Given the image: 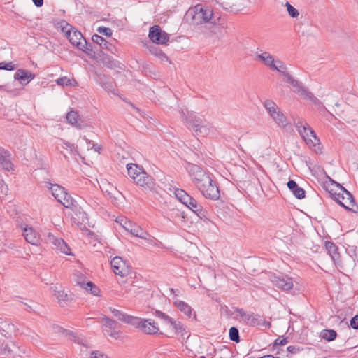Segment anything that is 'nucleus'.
I'll list each match as a JSON object with an SVG mask.
<instances>
[{
  "label": "nucleus",
  "instance_id": "6e6552de",
  "mask_svg": "<svg viewBox=\"0 0 358 358\" xmlns=\"http://www.w3.org/2000/svg\"><path fill=\"white\" fill-rule=\"evenodd\" d=\"M134 182L137 185L147 189H152L155 186L153 178L148 175L143 168L138 171V175L134 179Z\"/></svg>",
  "mask_w": 358,
  "mask_h": 358
},
{
  "label": "nucleus",
  "instance_id": "dca6fc26",
  "mask_svg": "<svg viewBox=\"0 0 358 358\" xmlns=\"http://www.w3.org/2000/svg\"><path fill=\"white\" fill-rule=\"evenodd\" d=\"M180 118H182L183 121H185L186 123L189 124V126L192 128L193 130L195 129V127H198L200 125V124H201V122L204 121L203 120V119L196 116V114L192 112H188L187 114L185 115L183 110L181 109L180 110Z\"/></svg>",
  "mask_w": 358,
  "mask_h": 358
},
{
  "label": "nucleus",
  "instance_id": "cd10ccee",
  "mask_svg": "<svg viewBox=\"0 0 358 358\" xmlns=\"http://www.w3.org/2000/svg\"><path fill=\"white\" fill-rule=\"evenodd\" d=\"M47 243L52 244L56 249L59 250L62 248V243L65 242L62 238L55 236L52 233L48 232L45 236Z\"/></svg>",
  "mask_w": 358,
  "mask_h": 358
},
{
  "label": "nucleus",
  "instance_id": "2f4dec72",
  "mask_svg": "<svg viewBox=\"0 0 358 358\" xmlns=\"http://www.w3.org/2000/svg\"><path fill=\"white\" fill-rule=\"evenodd\" d=\"M142 167L135 164H128L127 165V169L128 172V175L133 180L138 175V171L141 170Z\"/></svg>",
  "mask_w": 358,
  "mask_h": 358
},
{
  "label": "nucleus",
  "instance_id": "f03ea898",
  "mask_svg": "<svg viewBox=\"0 0 358 358\" xmlns=\"http://www.w3.org/2000/svg\"><path fill=\"white\" fill-rule=\"evenodd\" d=\"M337 185L340 188L339 192L330 190L329 192L330 197L345 210L358 213V206L356 204L352 194L339 184Z\"/></svg>",
  "mask_w": 358,
  "mask_h": 358
},
{
  "label": "nucleus",
  "instance_id": "a878e982",
  "mask_svg": "<svg viewBox=\"0 0 358 358\" xmlns=\"http://www.w3.org/2000/svg\"><path fill=\"white\" fill-rule=\"evenodd\" d=\"M48 187L52 191V196L57 200L60 201L62 196H66V191L64 187L57 184L48 183Z\"/></svg>",
  "mask_w": 358,
  "mask_h": 358
},
{
  "label": "nucleus",
  "instance_id": "39448f33",
  "mask_svg": "<svg viewBox=\"0 0 358 358\" xmlns=\"http://www.w3.org/2000/svg\"><path fill=\"white\" fill-rule=\"evenodd\" d=\"M187 170L196 187L202 182H206L207 178L210 177L202 168L196 164H189Z\"/></svg>",
  "mask_w": 358,
  "mask_h": 358
},
{
  "label": "nucleus",
  "instance_id": "4d7b16f0",
  "mask_svg": "<svg viewBox=\"0 0 358 358\" xmlns=\"http://www.w3.org/2000/svg\"><path fill=\"white\" fill-rule=\"evenodd\" d=\"M8 192V185L5 183L4 180L0 178V192L6 195Z\"/></svg>",
  "mask_w": 358,
  "mask_h": 358
},
{
  "label": "nucleus",
  "instance_id": "412c9836",
  "mask_svg": "<svg viewBox=\"0 0 358 358\" xmlns=\"http://www.w3.org/2000/svg\"><path fill=\"white\" fill-rule=\"evenodd\" d=\"M287 187L292 192V194L295 196L298 199H302L305 198L306 192L305 190L300 187L298 184L293 180H289L287 182Z\"/></svg>",
  "mask_w": 358,
  "mask_h": 358
},
{
  "label": "nucleus",
  "instance_id": "423d86ee",
  "mask_svg": "<svg viewBox=\"0 0 358 358\" xmlns=\"http://www.w3.org/2000/svg\"><path fill=\"white\" fill-rule=\"evenodd\" d=\"M148 36L150 41L156 44H166L169 41V35L162 31L159 25L150 28Z\"/></svg>",
  "mask_w": 358,
  "mask_h": 358
},
{
  "label": "nucleus",
  "instance_id": "b1692460",
  "mask_svg": "<svg viewBox=\"0 0 358 358\" xmlns=\"http://www.w3.org/2000/svg\"><path fill=\"white\" fill-rule=\"evenodd\" d=\"M186 206L189 208L192 212L196 213L199 217L205 216V210L201 205H200L194 198H192Z\"/></svg>",
  "mask_w": 358,
  "mask_h": 358
},
{
  "label": "nucleus",
  "instance_id": "49530a36",
  "mask_svg": "<svg viewBox=\"0 0 358 358\" xmlns=\"http://www.w3.org/2000/svg\"><path fill=\"white\" fill-rule=\"evenodd\" d=\"M127 231L130 232L131 228H133L134 224L126 218H120V221H117Z\"/></svg>",
  "mask_w": 358,
  "mask_h": 358
},
{
  "label": "nucleus",
  "instance_id": "393cba45",
  "mask_svg": "<svg viewBox=\"0 0 358 358\" xmlns=\"http://www.w3.org/2000/svg\"><path fill=\"white\" fill-rule=\"evenodd\" d=\"M67 36L69 41L74 45H76L78 49H82L81 44L82 42L80 40L83 38V36L81 32L78 31H69L67 33Z\"/></svg>",
  "mask_w": 358,
  "mask_h": 358
},
{
  "label": "nucleus",
  "instance_id": "6ab92c4d",
  "mask_svg": "<svg viewBox=\"0 0 358 358\" xmlns=\"http://www.w3.org/2000/svg\"><path fill=\"white\" fill-rule=\"evenodd\" d=\"M66 120L69 124L79 129L85 128L87 125L83 121L76 111L71 110L66 115Z\"/></svg>",
  "mask_w": 358,
  "mask_h": 358
},
{
  "label": "nucleus",
  "instance_id": "72a5a7b5",
  "mask_svg": "<svg viewBox=\"0 0 358 358\" xmlns=\"http://www.w3.org/2000/svg\"><path fill=\"white\" fill-rule=\"evenodd\" d=\"M155 315L159 319H160L162 321V322L167 327H169L172 320H173V318H171V317H169V315H167L166 314L164 313L160 310H156Z\"/></svg>",
  "mask_w": 358,
  "mask_h": 358
},
{
  "label": "nucleus",
  "instance_id": "09e8293b",
  "mask_svg": "<svg viewBox=\"0 0 358 358\" xmlns=\"http://www.w3.org/2000/svg\"><path fill=\"white\" fill-rule=\"evenodd\" d=\"M97 31L104 36H106L108 37H110L113 34V31L108 28L105 27H100L97 29Z\"/></svg>",
  "mask_w": 358,
  "mask_h": 358
},
{
  "label": "nucleus",
  "instance_id": "20e7f679",
  "mask_svg": "<svg viewBox=\"0 0 358 358\" xmlns=\"http://www.w3.org/2000/svg\"><path fill=\"white\" fill-rule=\"evenodd\" d=\"M196 188L206 199L215 201L220 196L219 188L210 176L207 178L206 182H202L197 185Z\"/></svg>",
  "mask_w": 358,
  "mask_h": 358
},
{
  "label": "nucleus",
  "instance_id": "a211bd4d",
  "mask_svg": "<svg viewBox=\"0 0 358 358\" xmlns=\"http://www.w3.org/2000/svg\"><path fill=\"white\" fill-rule=\"evenodd\" d=\"M35 77V75L25 69H17L14 75V79L19 80L22 85L28 84Z\"/></svg>",
  "mask_w": 358,
  "mask_h": 358
},
{
  "label": "nucleus",
  "instance_id": "1a4fd4ad",
  "mask_svg": "<svg viewBox=\"0 0 358 358\" xmlns=\"http://www.w3.org/2000/svg\"><path fill=\"white\" fill-rule=\"evenodd\" d=\"M110 265L113 272L120 276H125L128 275L129 268L126 264V262L123 261L122 258L119 256H115L110 261Z\"/></svg>",
  "mask_w": 358,
  "mask_h": 358
},
{
  "label": "nucleus",
  "instance_id": "aec40b11",
  "mask_svg": "<svg viewBox=\"0 0 358 358\" xmlns=\"http://www.w3.org/2000/svg\"><path fill=\"white\" fill-rule=\"evenodd\" d=\"M174 306L187 317L191 318L193 315L194 320H196V313H193V309L187 303L183 301L176 299L173 302Z\"/></svg>",
  "mask_w": 358,
  "mask_h": 358
},
{
  "label": "nucleus",
  "instance_id": "0e129e2a",
  "mask_svg": "<svg viewBox=\"0 0 358 358\" xmlns=\"http://www.w3.org/2000/svg\"><path fill=\"white\" fill-rule=\"evenodd\" d=\"M258 320L259 322V324H257V326L264 327L266 329H269L271 326V324L270 322L266 321L265 320L262 319L261 317H259Z\"/></svg>",
  "mask_w": 358,
  "mask_h": 358
},
{
  "label": "nucleus",
  "instance_id": "c85d7f7f",
  "mask_svg": "<svg viewBox=\"0 0 358 358\" xmlns=\"http://www.w3.org/2000/svg\"><path fill=\"white\" fill-rule=\"evenodd\" d=\"M55 296H56L59 303L62 306H64L70 299V297L69 296L68 294L66 293L64 290L56 291L55 293Z\"/></svg>",
  "mask_w": 358,
  "mask_h": 358
},
{
  "label": "nucleus",
  "instance_id": "a19ab883",
  "mask_svg": "<svg viewBox=\"0 0 358 358\" xmlns=\"http://www.w3.org/2000/svg\"><path fill=\"white\" fill-rule=\"evenodd\" d=\"M85 43L83 44L82 43L81 44V48L80 50L85 52L87 55H90L92 52L95 53L94 51V45L91 43H87L85 38H83Z\"/></svg>",
  "mask_w": 358,
  "mask_h": 358
},
{
  "label": "nucleus",
  "instance_id": "7ed1b4c3",
  "mask_svg": "<svg viewBox=\"0 0 358 358\" xmlns=\"http://www.w3.org/2000/svg\"><path fill=\"white\" fill-rule=\"evenodd\" d=\"M195 14L193 16V21L196 24H201L203 23H210L216 24L217 20H220V17L215 18L213 10L208 6L204 7L202 5L198 4L194 7Z\"/></svg>",
  "mask_w": 358,
  "mask_h": 358
},
{
  "label": "nucleus",
  "instance_id": "f3484780",
  "mask_svg": "<svg viewBox=\"0 0 358 358\" xmlns=\"http://www.w3.org/2000/svg\"><path fill=\"white\" fill-rule=\"evenodd\" d=\"M0 166L6 171L13 170V164L10 161V153L0 146Z\"/></svg>",
  "mask_w": 358,
  "mask_h": 358
},
{
  "label": "nucleus",
  "instance_id": "603ef678",
  "mask_svg": "<svg viewBox=\"0 0 358 358\" xmlns=\"http://www.w3.org/2000/svg\"><path fill=\"white\" fill-rule=\"evenodd\" d=\"M92 40L93 43L99 45V47L105 41V38H103L102 36H101L96 34L92 35Z\"/></svg>",
  "mask_w": 358,
  "mask_h": 358
},
{
  "label": "nucleus",
  "instance_id": "2eb2a0df",
  "mask_svg": "<svg viewBox=\"0 0 358 358\" xmlns=\"http://www.w3.org/2000/svg\"><path fill=\"white\" fill-rule=\"evenodd\" d=\"M110 310L114 317L122 322L129 324L131 325H137L139 324V317L127 315L124 312L113 308H110Z\"/></svg>",
  "mask_w": 358,
  "mask_h": 358
},
{
  "label": "nucleus",
  "instance_id": "774afa93",
  "mask_svg": "<svg viewBox=\"0 0 358 358\" xmlns=\"http://www.w3.org/2000/svg\"><path fill=\"white\" fill-rule=\"evenodd\" d=\"M192 196H191L187 193L184 196V198H182V200L180 201L182 204H184L185 206L187 205V203L191 202L190 200L192 199Z\"/></svg>",
  "mask_w": 358,
  "mask_h": 358
},
{
  "label": "nucleus",
  "instance_id": "ea45409f",
  "mask_svg": "<svg viewBox=\"0 0 358 358\" xmlns=\"http://www.w3.org/2000/svg\"><path fill=\"white\" fill-rule=\"evenodd\" d=\"M209 131H210V126L206 122L203 126H201V128L198 129V130H197V129H195L194 130V131L196 136H203L208 134Z\"/></svg>",
  "mask_w": 358,
  "mask_h": 358
},
{
  "label": "nucleus",
  "instance_id": "338daca9",
  "mask_svg": "<svg viewBox=\"0 0 358 358\" xmlns=\"http://www.w3.org/2000/svg\"><path fill=\"white\" fill-rule=\"evenodd\" d=\"M113 81H110V82H108V83H102L101 85L102 87H105V89L108 91H113L114 90V87H113Z\"/></svg>",
  "mask_w": 358,
  "mask_h": 358
},
{
  "label": "nucleus",
  "instance_id": "bf43d9fd",
  "mask_svg": "<svg viewBox=\"0 0 358 358\" xmlns=\"http://www.w3.org/2000/svg\"><path fill=\"white\" fill-rule=\"evenodd\" d=\"M57 83L59 85L64 86V85H69L71 84L70 80L67 78L66 77H62L59 78L57 80Z\"/></svg>",
  "mask_w": 358,
  "mask_h": 358
},
{
  "label": "nucleus",
  "instance_id": "69168bd1",
  "mask_svg": "<svg viewBox=\"0 0 358 358\" xmlns=\"http://www.w3.org/2000/svg\"><path fill=\"white\" fill-rule=\"evenodd\" d=\"M287 350L289 353L296 354L301 351V348L298 346L289 345L287 347Z\"/></svg>",
  "mask_w": 358,
  "mask_h": 358
},
{
  "label": "nucleus",
  "instance_id": "c9c22d12",
  "mask_svg": "<svg viewBox=\"0 0 358 358\" xmlns=\"http://www.w3.org/2000/svg\"><path fill=\"white\" fill-rule=\"evenodd\" d=\"M177 334H182L185 331L182 324L180 321L173 320L171 324L169 327Z\"/></svg>",
  "mask_w": 358,
  "mask_h": 358
},
{
  "label": "nucleus",
  "instance_id": "052dcab7",
  "mask_svg": "<svg viewBox=\"0 0 358 358\" xmlns=\"http://www.w3.org/2000/svg\"><path fill=\"white\" fill-rule=\"evenodd\" d=\"M59 250H60L62 253L65 255H71V249L66 242L62 243V248H60Z\"/></svg>",
  "mask_w": 358,
  "mask_h": 358
},
{
  "label": "nucleus",
  "instance_id": "3c124183",
  "mask_svg": "<svg viewBox=\"0 0 358 358\" xmlns=\"http://www.w3.org/2000/svg\"><path fill=\"white\" fill-rule=\"evenodd\" d=\"M64 144L65 145L66 148L70 150L71 154L75 155L78 154V147L76 145L69 142H64Z\"/></svg>",
  "mask_w": 358,
  "mask_h": 358
},
{
  "label": "nucleus",
  "instance_id": "473e14b6",
  "mask_svg": "<svg viewBox=\"0 0 358 358\" xmlns=\"http://www.w3.org/2000/svg\"><path fill=\"white\" fill-rule=\"evenodd\" d=\"M74 281L77 285L84 289L87 282V278L80 272L76 271L74 274Z\"/></svg>",
  "mask_w": 358,
  "mask_h": 358
},
{
  "label": "nucleus",
  "instance_id": "f257e3e1",
  "mask_svg": "<svg viewBox=\"0 0 358 358\" xmlns=\"http://www.w3.org/2000/svg\"><path fill=\"white\" fill-rule=\"evenodd\" d=\"M294 124L297 129L299 134L306 141V144L310 148H314L315 153H321L322 146L320 141L314 130L308 125V124L298 118L297 120H294Z\"/></svg>",
  "mask_w": 358,
  "mask_h": 358
},
{
  "label": "nucleus",
  "instance_id": "8fccbe9b",
  "mask_svg": "<svg viewBox=\"0 0 358 358\" xmlns=\"http://www.w3.org/2000/svg\"><path fill=\"white\" fill-rule=\"evenodd\" d=\"M173 192L176 199L180 201L182 200V198H184V196L187 194L185 190L179 188H175Z\"/></svg>",
  "mask_w": 358,
  "mask_h": 358
},
{
  "label": "nucleus",
  "instance_id": "4c0bfd02",
  "mask_svg": "<svg viewBox=\"0 0 358 358\" xmlns=\"http://www.w3.org/2000/svg\"><path fill=\"white\" fill-rule=\"evenodd\" d=\"M303 92V96L305 98L309 99L314 104L320 105L322 104L321 101L314 96V94L309 92L308 90H301Z\"/></svg>",
  "mask_w": 358,
  "mask_h": 358
},
{
  "label": "nucleus",
  "instance_id": "0eeeda50",
  "mask_svg": "<svg viewBox=\"0 0 358 358\" xmlns=\"http://www.w3.org/2000/svg\"><path fill=\"white\" fill-rule=\"evenodd\" d=\"M101 323L104 327L103 331H105L107 335L115 339L119 338L120 331L119 329L118 324L115 320L104 316L102 317Z\"/></svg>",
  "mask_w": 358,
  "mask_h": 358
},
{
  "label": "nucleus",
  "instance_id": "ddd939ff",
  "mask_svg": "<svg viewBox=\"0 0 358 358\" xmlns=\"http://www.w3.org/2000/svg\"><path fill=\"white\" fill-rule=\"evenodd\" d=\"M255 59L260 62L265 66L268 67L269 69H276V64L274 56L271 55L270 52L264 51L262 53H259L257 52H255Z\"/></svg>",
  "mask_w": 358,
  "mask_h": 358
},
{
  "label": "nucleus",
  "instance_id": "9d476101",
  "mask_svg": "<svg viewBox=\"0 0 358 358\" xmlns=\"http://www.w3.org/2000/svg\"><path fill=\"white\" fill-rule=\"evenodd\" d=\"M234 311L242 318L241 322L244 324L250 327H255L259 324L258 320L259 317H260L259 315L253 313H247L243 309L238 308H235Z\"/></svg>",
  "mask_w": 358,
  "mask_h": 358
},
{
  "label": "nucleus",
  "instance_id": "4468645a",
  "mask_svg": "<svg viewBox=\"0 0 358 358\" xmlns=\"http://www.w3.org/2000/svg\"><path fill=\"white\" fill-rule=\"evenodd\" d=\"M134 326L140 328L144 333L148 334H154L159 331L157 324L151 319L142 320L139 318V324Z\"/></svg>",
  "mask_w": 358,
  "mask_h": 358
},
{
  "label": "nucleus",
  "instance_id": "5701e85b",
  "mask_svg": "<svg viewBox=\"0 0 358 358\" xmlns=\"http://www.w3.org/2000/svg\"><path fill=\"white\" fill-rule=\"evenodd\" d=\"M23 236L25 240L32 245H37L39 243V237L32 228H24Z\"/></svg>",
  "mask_w": 358,
  "mask_h": 358
},
{
  "label": "nucleus",
  "instance_id": "79ce46f5",
  "mask_svg": "<svg viewBox=\"0 0 358 358\" xmlns=\"http://www.w3.org/2000/svg\"><path fill=\"white\" fill-rule=\"evenodd\" d=\"M280 64V66L276 65V69H272V71H277L279 73H282L283 76H285V74L289 73L287 71V68L282 61L280 59H276L275 64Z\"/></svg>",
  "mask_w": 358,
  "mask_h": 358
},
{
  "label": "nucleus",
  "instance_id": "7c9ffc66",
  "mask_svg": "<svg viewBox=\"0 0 358 358\" xmlns=\"http://www.w3.org/2000/svg\"><path fill=\"white\" fill-rule=\"evenodd\" d=\"M320 336L327 341H332L336 338L337 333L334 329H324L322 331Z\"/></svg>",
  "mask_w": 358,
  "mask_h": 358
},
{
  "label": "nucleus",
  "instance_id": "13d9d810",
  "mask_svg": "<svg viewBox=\"0 0 358 358\" xmlns=\"http://www.w3.org/2000/svg\"><path fill=\"white\" fill-rule=\"evenodd\" d=\"M142 228H141L139 226L136 224H134L133 228H131L130 233L135 236L138 237L140 235V233L141 232Z\"/></svg>",
  "mask_w": 358,
  "mask_h": 358
},
{
  "label": "nucleus",
  "instance_id": "5fc2aeb1",
  "mask_svg": "<svg viewBox=\"0 0 358 358\" xmlns=\"http://www.w3.org/2000/svg\"><path fill=\"white\" fill-rule=\"evenodd\" d=\"M5 91H6L8 93L11 94L12 96H17L20 92L19 90L17 89H11L10 86L5 85L1 87Z\"/></svg>",
  "mask_w": 358,
  "mask_h": 358
},
{
  "label": "nucleus",
  "instance_id": "37998d69",
  "mask_svg": "<svg viewBox=\"0 0 358 358\" xmlns=\"http://www.w3.org/2000/svg\"><path fill=\"white\" fill-rule=\"evenodd\" d=\"M292 87L294 89V91L303 96V92L301 90H307L304 87L298 80L294 79L290 83Z\"/></svg>",
  "mask_w": 358,
  "mask_h": 358
},
{
  "label": "nucleus",
  "instance_id": "bb28decb",
  "mask_svg": "<svg viewBox=\"0 0 358 358\" xmlns=\"http://www.w3.org/2000/svg\"><path fill=\"white\" fill-rule=\"evenodd\" d=\"M275 122L280 127H285L288 122L287 117L285 115L280 111V110H278L277 112L271 116Z\"/></svg>",
  "mask_w": 358,
  "mask_h": 358
},
{
  "label": "nucleus",
  "instance_id": "4be33fe9",
  "mask_svg": "<svg viewBox=\"0 0 358 358\" xmlns=\"http://www.w3.org/2000/svg\"><path fill=\"white\" fill-rule=\"evenodd\" d=\"M324 246L327 250L328 254L331 256L334 262H337L340 260V254L338 252V248L331 241H326Z\"/></svg>",
  "mask_w": 358,
  "mask_h": 358
},
{
  "label": "nucleus",
  "instance_id": "de8ad7c7",
  "mask_svg": "<svg viewBox=\"0 0 358 358\" xmlns=\"http://www.w3.org/2000/svg\"><path fill=\"white\" fill-rule=\"evenodd\" d=\"M150 52L152 54L155 55L156 56L159 57L162 59H168V57L166 55V54L164 52H163L162 50H159L155 47H153L152 49H150Z\"/></svg>",
  "mask_w": 358,
  "mask_h": 358
},
{
  "label": "nucleus",
  "instance_id": "f8f14e48",
  "mask_svg": "<svg viewBox=\"0 0 358 358\" xmlns=\"http://www.w3.org/2000/svg\"><path fill=\"white\" fill-rule=\"evenodd\" d=\"M96 55L99 62L106 67L110 69H115L116 68H119L120 69H123L124 65L122 64L114 59L110 55L105 54L101 50H99Z\"/></svg>",
  "mask_w": 358,
  "mask_h": 358
},
{
  "label": "nucleus",
  "instance_id": "9b49d317",
  "mask_svg": "<svg viewBox=\"0 0 358 358\" xmlns=\"http://www.w3.org/2000/svg\"><path fill=\"white\" fill-rule=\"evenodd\" d=\"M271 282L278 288L284 291H289L293 287L292 278L287 275H273L271 278Z\"/></svg>",
  "mask_w": 358,
  "mask_h": 358
},
{
  "label": "nucleus",
  "instance_id": "e2e57ef3",
  "mask_svg": "<svg viewBox=\"0 0 358 358\" xmlns=\"http://www.w3.org/2000/svg\"><path fill=\"white\" fill-rule=\"evenodd\" d=\"M350 327L354 329H358V315H356L350 320Z\"/></svg>",
  "mask_w": 358,
  "mask_h": 358
},
{
  "label": "nucleus",
  "instance_id": "864d4df0",
  "mask_svg": "<svg viewBox=\"0 0 358 358\" xmlns=\"http://www.w3.org/2000/svg\"><path fill=\"white\" fill-rule=\"evenodd\" d=\"M15 69L12 62L6 63L4 62L0 63V69L12 71Z\"/></svg>",
  "mask_w": 358,
  "mask_h": 358
},
{
  "label": "nucleus",
  "instance_id": "a18cd8bd",
  "mask_svg": "<svg viewBox=\"0 0 358 358\" xmlns=\"http://www.w3.org/2000/svg\"><path fill=\"white\" fill-rule=\"evenodd\" d=\"M286 6L289 15L292 17H296L299 15V11L294 7H293L289 2H286Z\"/></svg>",
  "mask_w": 358,
  "mask_h": 358
},
{
  "label": "nucleus",
  "instance_id": "58836bf2",
  "mask_svg": "<svg viewBox=\"0 0 358 358\" xmlns=\"http://www.w3.org/2000/svg\"><path fill=\"white\" fill-rule=\"evenodd\" d=\"M61 203L65 208H71L73 205V199L70 195L66 192V196H62L60 201H57Z\"/></svg>",
  "mask_w": 358,
  "mask_h": 358
},
{
  "label": "nucleus",
  "instance_id": "c03bdc74",
  "mask_svg": "<svg viewBox=\"0 0 358 358\" xmlns=\"http://www.w3.org/2000/svg\"><path fill=\"white\" fill-rule=\"evenodd\" d=\"M100 48L102 49L106 50L113 54H114L115 51H116L115 47L113 44H111L110 43L107 41L106 40H105V41L101 44Z\"/></svg>",
  "mask_w": 358,
  "mask_h": 358
},
{
  "label": "nucleus",
  "instance_id": "c756f323",
  "mask_svg": "<svg viewBox=\"0 0 358 358\" xmlns=\"http://www.w3.org/2000/svg\"><path fill=\"white\" fill-rule=\"evenodd\" d=\"M264 106L266 109L270 116H272L273 114L275 115L277 110H279V108L276 103L270 99H266L264 101Z\"/></svg>",
  "mask_w": 358,
  "mask_h": 358
},
{
  "label": "nucleus",
  "instance_id": "f704fd0d",
  "mask_svg": "<svg viewBox=\"0 0 358 358\" xmlns=\"http://www.w3.org/2000/svg\"><path fill=\"white\" fill-rule=\"evenodd\" d=\"M84 289L90 292L94 296H99L100 293L99 288L92 281H87L86 286Z\"/></svg>",
  "mask_w": 358,
  "mask_h": 358
},
{
  "label": "nucleus",
  "instance_id": "e433bc0d",
  "mask_svg": "<svg viewBox=\"0 0 358 358\" xmlns=\"http://www.w3.org/2000/svg\"><path fill=\"white\" fill-rule=\"evenodd\" d=\"M229 338L231 341L238 343L240 341L239 331L236 327L229 329Z\"/></svg>",
  "mask_w": 358,
  "mask_h": 358
},
{
  "label": "nucleus",
  "instance_id": "6e6d98bb",
  "mask_svg": "<svg viewBox=\"0 0 358 358\" xmlns=\"http://www.w3.org/2000/svg\"><path fill=\"white\" fill-rule=\"evenodd\" d=\"M288 343L287 338H282L278 337L277 339L275 340L273 343V348L278 345H285Z\"/></svg>",
  "mask_w": 358,
  "mask_h": 358
},
{
  "label": "nucleus",
  "instance_id": "680f3d73",
  "mask_svg": "<svg viewBox=\"0 0 358 358\" xmlns=\"http://www.w3.org/2000/svg\"><path fill=\"white\" fill-rule=\"evenodd\" d=\"M69 335L70 336V339L73 340L74 342L81 344L83 345H85V344L83 343V338L76 336L73 333L69 334Z\"/></svg>",
  "mask_w": 358,
  "mask_h": 358
}]
</instances>
